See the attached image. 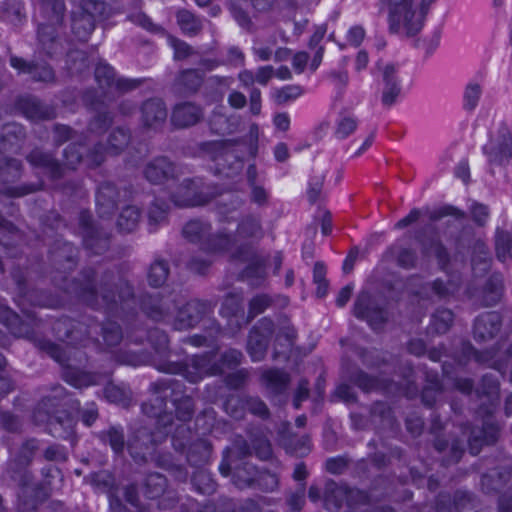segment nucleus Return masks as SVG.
Here are the masks:
<instances>
[{
  "label": "nucleus",
  "instance_id": "72a5a7b5",
  "mask_svg": "<svg viewBox=\"0 0 512 512\" xmlns=\"http://www.w3.org/2000/svg\"><path fill=\"white\" fill-rule=\"evenodd\" d=\"M89 331V339L98 340V335H101L103 338V342L107 346H116L122 340V330L118 323L116 322H106V323H98L91 322L88 326Z\"/></svg>",
  "mask_w": 512,
  "mask_h": 512
},
{
  "label": "nucleus",
  "instance_id": "4d7b16f0",
  "mask_svg": "<svg viewBox=\"0 0 512 512\" xmlns=\"http://www.w3.org/2000/svg\"><path fill=\"white\" fill-rule=\"evenodd\" d=\"M176 18L181 30L186 34L196 35L202 30L201 19L187 9L179 10Z\"/></svg>",
  "mask_w": 512,
  "mask_h": 512
},
{
  "label": "nucleus",
  "instance_id": "6e6d98bb",
  "mask_svg": "<svg viewBox=\"0 0 512 512\" xmlns=\"http://www.w3.org/2000/svg\"><path fill=\"white\" fill-rule=\"evenodd\" d=\"M267 387L274 394L283 393L290 382V376L283 370L271 369L263 374Z\"/></svg>",
  "mask_w": 512,
  "mask_h": 512
},
{
  "label": "nucleus",
  "instance_id": "6ab92c4d",
  "mask_svg": "<svg viewBox=\"0 0 512 512\" xmlns=\"http://www.w3.org/2000/svg\"><path fill=\"white\" fill-rule=\"evenodd\" d=\"M490 164L505 165L512 158V134L502 125L495 136L484 146Z\"/></svg>",
  "mask_w": 512,
  "mask_h": 512
},
{
  "label": "nucleus",
  "instance_id": "9b49d317",
  "mask_svg": "<svg viewBox=\"0 0 512 512\" xmlns=\"http://www.w3.org/2000/svg\"><path fill=\"white\" fill-rule=\"evenodd\" d=\"M222 193L218 185L199 186L194 179L183 180L179 192L172 196L175 205L190 207L205 205Z\"/></svg>",
  "mask_w": 512,
  "mask_h": 512
},
{
  "label": "nucleus",
  "instance_id": "bb28decb",
  "mask_svg": "<svg viewBox=\"0 0 512 512\" xmlns=\"http://www.w3.org/2000/svg\"><path fill=\"white\" fill-rule=\"evenodd\" d=\"M505 291L504 277L499 272L492 273L477 297V302L481 307H493L501 302Z\"/></svg>",
  "mask_w": 512,
  "mask_h": 512
},
{
  "label": "nucleus",
  "instance_id": "20e7f679",
  "mask_svg": "<svg viewBox=\"0 0 512 512\" xmlns=\"http://www.w3.org/2000/svg\"><path fill=\"white\" fill-rule=\"evenodd\" d=\"M156 368L160 372L182 375L190 383H198L205 376L218 375L222 372V367L216 362V355L213 352L193 355L183 362L164 361Z\"/></svg>",
  "mask_w": 512,
  "mask_h": 512
},
{
  "label": "nucleus",
  "instance_id": "423d86ee",
  "mask_svg": "<svg viewBox=\"0 0 512 512\" xmlns=\"http://www.w3.org/2000/svg\"><path fill=\"white\" fill-rule=\"evenodd\" d=\"M388 22L391 33H399L403 28L408 37L415 36L424 25L425 16L417 11L413 0H386Z\"/></svg>",
  "mask_w": 512,
  "mask_h": 512
},
{
  "label": "nucleus",
  "instance_id": "09e8293b",
  "mask_svg": "<svg viewBox=\"0 0 512 512\" xmlns=\"http://www.w3.org/2000/svg\"><path fill=\"white\" fill-rule=\"evenodd\" d=\"M217 171L225 174L227 177H233L241 172L243 169V160L235 154L233 151L228 150V147L224 150L221 159L216 162Z\"/></svg>",
  "mask_w": 512,
  "mask_h": 512
},
{
  "label": "nucleus",
  "instance_id": "774afa93",
  "mask_svg": "<svg viewBox=\"0 0 512 512\" xmlns=\"http://www.w3.org/2000/svg\"><path fill=\"white\" fill-rule=\"evenodd\" d=\"M454 314L451 310L442 308L437 309L432 315V327L438 334H445L452 326Z\"/></svg>",
  "mask_w": 512,
  "mask_h": 512
},
{
  "label": "nucleus",
  "instance_id": "f8f14e48",
  "mask_svg": "<svg viewBox=\"0 0 512 512\" xmlns=\"http://www.w3.org/2000/svg\"><path fill=\"white\" fill-rule=\"evenodd\" d=\"M79 227L84 248L94 255H102L110 248L111 234L103 227L95 225L90 213L82 211Z\"/></svg>",
  "mask_w": 512,
  "mask_h": 512
},
{
  "label": "nucleus",
  "instance_id": "4be33fe9",
  "mask_svg": "<svg viewBox=\"0 0 512 512\" xmlns=\"http://www.w3.org/2000/svg\"><path fill=\"white\" fill-rule=\"evenodd\" d=\"M140 112L143 126L154 131L164 126L168 116L166 105L160 98L145 100L140 107Z\"/></svg>",
  "mask_w": 512,
  "mask_h": 512
},
{
  "label": "nucleus",
  "instance_id": "49530a36",
  "mask_svg": "<svg viewBox=\"0 0 512 512\" xmlns=\"http://www.w3.org/2000/svg\"><path fill=\"white\" fill-rule=\"evenodd\" d=\"M236 237L239 239H261L263 229L259 217L247 215L238 223Z\"/></svg>",
  "mask_w": 512,
  "mask_h": 512
},
{
  "label": "nucleus",
  "instance_id": "7c9ffc66",
  "mask_svg": "<svg viewBox=\"0 0 512 512\" xmlns=\"http://www.w3.org/2000/svg\"><path fill=\"white\" fill-rule=\"evenodd\" d=\"M119 191L109 181L102 182L96 193V208L100 217L112 216L118 208Z\"/></svg>",
  "mask_w": 512,
  "mask_h": 512
},
{
  "label": "nucleus",
  "instance_id": "338daca9",
  "mask_svg": "<svg viewBox=\"0 0 512 512\" xmlns=\"http://www.w3.org/2000/svg\"><path fill=\"white\" fill-rule=\"evenodd\" d=\"M274 304V298L268 294L255 295L248 304L247 322H251L256 316L265 312Z\"/></svg>",
  "mask_w": 512,
  "mask_h": 512
},
{
  "label": "nucleus",
  "instance_id": "7ed1b4c3",
  "mask_svg": "<svg viewBox=\"0 0 512 512\" xmlns=\"http://www.w3.org/2000/svg\"><path fill=\"white\" fill-rule=\"evenodd\" d=\"M39 347L61 365L63 379L76 388L98 385L109 378L108 374L90 373L79 369L75 363H82V351L65 350L48 340L39 341Z\"/></svg>",
  "mask_w": 512,
  "mask_h": 512
},
{
  "label": "nucleus",
  "instance_id": "8fccbe9b",
  "mask_svg": "<svg viewBox=\"0 0 512 512\" xmlns=\"http://www.w3.org/2000/svg\"><path fill=\"white\" fill-rule=\"evenodd\" d=\"M170 267L168 261L158 258L149 266L147 272L148 284L153 288L163 286L169 276Z\"/></svg>",
  "mask_w": 512,
  "mask_h": 512
},
{
  "label": "nucleus",
  "instance_id": "f3484780",
  "mask_svg": "<svg viewBox=\"0 0 512 512\" xmlns=\"http://www.w3.org/2000/svg\"><path fill=\"white\" fill-rule=\"evenodd\" d=\"M139 303L143 313L154 321L169 318L176 308V300L172 293H144L140 296Z\"/></svg>",
  "mask_w": 512,
  "mask_h": 512
},
{
  "label": "nucleus",
  "instance_id": "052dcab7",
  "mask_svg": "<svg viewBox=\"0 0 512 512\" xmlns=\"http://www.w3.org/2000/svg\"><path fill=\"white\" fill-rule=\"evenodd\" d=\"M472 249L473 268L476 270L479 267L480 271H482L483 273L486 272L489 269L491 262L488 246L481 239H477L475 240Z\"/></svg>",
  "mask_w": 512,
  "mask_h": 512
},
{
  "label": "nucleus",
  "instance_id": "0eeeda50",
  "mask_svg": "<svg viewBox=\"0 0 512 512\" xmlns=\"http://www.w3.org/2000/svg\"><path fill=\"white\" fill-rule=\"evenodd\" d=\"M107 5L100 0H80L70 16L71 32L79 41H87L97 21L103 20Z\"/></svg>",
  "mask_w": 512,
  "mask_h": 512
},
{
  "label": "nucleus",
  "instance_id": "a18cd8bd",
  "mask_svg": "<svg viewBox=\"0 0 512 512\" xmlns=\"http://www.w3.org/2000/svg\"><path fill=\"white\" fill-rule=\"evenodd\" d=\"M383 80L385 87L382 94V103L391 106L395 103L400 94L401 88L395 77V67L391 64L387 65L383 72Z\"/></svg>",
  "mask_w": 512,
  "mask_h": 512
},
{
  "label": "nucleus",
  "instance_id": "a19ab883",
  "mask_svg": "<svg viewBox=\"0 0 512 512\" xmlns=\"http://www.w3.org/2000/svg\"><path fill=\"white\" fill-rule=\"evenodd\" d=\"M347 499V490L335 481L328 480L325 484L324 507L330 512H338Z\"/></svg>",
  "mask_w": 512,
  "mask_h": 512
},
{
  "label": "nucleus",
  "instance_id": "13d9d810",
  "mask_svg": "<svg viewBox=\"0 0 512 512\" xmlns=\"http://www.w3.org/2000/svg\"><path fill=\"white\" fill-rule=\"evenodd\" d=\"M174 406V416L182 422H189L195 414V401L192 396L183 394L172 404Z\"/></svg>",
  "mask_w": 512,
  "mask_h": 512
},
{
  "label": "nucleus",
  "instance_id": "5701e85b",
  "mask_svg": "<svg viewBox=\"0 0 512 512\" xmlns=\"http://www.w3.org/2000/svg\"><path fill=\"white\" fill-rule=\"evenodd\" d=\"M476 507L474 494L457 490L453 497L449 494H439L436 501V512H465Z\"/></svg>",
  "mask_w": 512,
  "mask_h": 512
},
{
  "label": "nucleus",
  "instance_id": "603ef678",
  "mask_svg": "<svg viewBox=\"0 0 512 512\" xmlns=\"http://www.w3.org/2000/svg\"><path fill=\"white\" fill-rule=\"evenodd\" d=\"M131 133L124 127H116L111 131L107 140L109 155L120 154L130 143Z\"/></svg>",
  "mask_w": 512,
  "mask_h": 512
},
{
  "label": "nucleus",
  "instance_id": "e2e57ef3",
  "mask_svg": "<svg viewBox=\"0 0 512 512\" xmlns=\"http://www.w3.org/2000/svg\"><path fill=\"white\" fill-rule=\"evenodd\" d=\"M495 251L498 260L512 259V238L509 232L498 228L495 234Z\"/></svg>",
  "mask_w": 512,
  "mask_h": 512
},
{
  "label": "nucleus",
  "instance_id": "a878e982",
  "mask_svg": "<svg viewBox=\"0 0 512 512\" xmlns=\"http://www.w3.org/2000/svg\"><path fill=\"white\" fill-rule=\"evenodd\" d=\"M44 424L47 425L49 433L53 437L69 440L72 446L76 444L75 420L66 410L59 411Z\"/></svg>",
  "mask_w": 512,
  "mask_h": 512
},
{
  "label": "nucleus",
  "instance_id": "58836bf2",
  "mask_svg": "<svg viewBox=\"0 0 512 512\" xmlns=\"http://www.w3.org/2000/svg\"><path fill=\"white\" fill-rule=\"evenodd\" d=\"M236 143H238V140L200 142L195 145L192 154L196 157H208L211 161L217 162L221 159L226 147L235 145Z\"/></svg>",
  "mask_w": 512,
  "mask_h": 512
},
{
  "label": "nucleus",
  "instance_id": "b1692460",
  "mask_svg": "<svg viewBox=\"0 0 512 512\" xmlns=\"http://www.w3.org/2000/svg\"><path fill=\"white\" fill-rule=\"evenodd\" d=\"M143 175L152 184H162L176 176V166L168 157L158 156L147 162Z\"/></svg>",
  "mask_w": 512,
  "mask_h": 512
},
{
  "label": "nucleus",
  "instance_id": "2f4dec72",
  "mask_svg": "<svg viewBox=\"0 0 512 512\" xmlns=\"http://www.w3.org/2000/svg\"><path fill=\"white\" fill-rule=\"evenodd\" d=\"M203 118V110L192 102L176 104L172 110L171 123L176 128H187L199 123Z\"/></svg>",
  "mask_w": 512,
  "mask_h": 512
},
{
  "label": "nucleus",
  "instance_id": "c9c22d12",
  "mask_svg": "<svg viewBox=\"0 0 512 512\" xmlns=\"http://www.w3.org/2000/svg\"><path fill=\"white\" fill-rule=\"evenodd\" d=\"M97 437L104 445L110 446L116 456L122 457L124 455L127 440L122 426L110 425L107 429L100 431Z\"/></svg>",
  "mask_w": 512,
  "mask_h": 512
},
{
  "label": "nucleus",
  "instance_id": "ea45409f",
  "mask_svg": "<svg viewBox=\"0 0 512 512\" xmlns=\"http://www.w3.org/2000/svg\"><path fill=\"white\" fill-rule=\"evenodd\" d=\"M30 463H24L22 459L14 457L7 464V473L20 487L27 488L33 482L34 476L29 470Z\"/></svg>",
  "mask_w": 512,
  "mask_h": 512
},
{
  "label": "nucleus",
  "instance_id": "69168bd1",
  "mask_svg": "<svg viewBox=\"0 0 512 512\" xmlns=\"http://www.w3.org/2000/svg\"><path fill=\"white\" fill-rule=\"evenodd\" d=\"M191 482L199 493L210 495L216 491V482L207 470L199 469L194 472Z\"/></svg>",
  "mask_w": 512,
  "mask_h": 512
},
{
  "label": "nucleus",
  "instance_id": "f257e3e1",
  "mask_svg": "<svg viewBox=\"0 0 512 512\" xmlns=\"http://www.w3.org/2000/svg\"><path fill=\"white\" fill-rule=\"evenodd\" d=\"M75 293L87 306L103 310L116 317H129L135 313V291L124 277L105 270L100 275L94 268L81 270L75 281Z\"/></svg>",
  "mask_w": 512,
  "mask_h": 512
},
{
  "label": "nucleus",
  "instance_id": "c03bdc74",
  "mask_svg": "<svg viewBox=\"0 0 512 512\" xmlns=\"http://www.w3.org/2000/svg\"><path fill=\"white\" fill-rule=\"evenodd\" d=\"M26 137L25 129L18 123H8L4 125L0 132V150L8 151L14 145L22 142Z\"/></svg>",
  "mask_w": 512,
  "mask_h": 512
},
{
  "label": "nucleus",
  "instance_id": "473e14b6",
  "mask_svg": "<svg viewBox=\"0 0 512 512\" xmlns=\"http://www.w3.org/2000/svg\"><path fill=\"white\" fill-rule=\"evenodd\" d=\"M10 64L15 69L23 73L31 75L34 81L44 83H55L56 75L53 68L48 64H37L33 62H27L23 58L12 56L10 58Z\"/></svg>",
  "mask_w": 512,
  "mask_h": 512
},
{
  "label": "nucleus",
  "instance_id": "aec40b11",
  "mask_svg": "<svg viewBox=\"0 0 512 512\" xmlns=\"http://www.w3.org/2000/svg\"><path fill=\"white\" fill-rule=\"evenodd\" d=\"M89 324L68 317L57 319L53 324L55 337L69 345L82 344L89 337Z\"/></svg>",
  "mask_w": 512,
  "mask_h": 512
},
{
  "label": "nucleus",
  "instance_id": "412c9836",
  "mask_svg": "<svg viewBox=\"0 0 512 512\" xmlns=\"http://www.w3.org/2000/svg\"><path fill=\"white\" fill-rule=\"evenodd\" d=\"M462 286V277L458 273L446 275L444 278H437L423 286V293L430 298L431 292L438 300L448 301L454 298Z\"/></svg>",
  "mask_w": 512,
  "mask_h": 512
},
{
  "label": "nucleus",
  "instance_id": "79ce46f5",
  "mask_svg": "<svg viewBox=\"0 0 512 512\" xmlns=\"http://www.w3.org/2000/svg\"><path fill=\"white\" fill-rule=\"evenodd\" d=\"M212 453V445L204 439L193 441L187 450V461L191 466L202 467L208 463Z\"/></svg>",
  "mask_w": 512,
  "mask_h": 512
},
{
  "label": "nucleus",
  "instance_id": "39448f33",
  "mask_svg": "<svg viewBox=\"0 0 512 512\" xmlns=\"http://www.w3.org/2000/svg\"><path fill=\"white\" fill-rule=\"evenodd\" d=\"M183 237L206 252H221L229 249L236 243V238L225 232H212L211 224L200 220L192 219L182 228Z\"/></svg>",
  "mask_w": 512,
  "mask_h": 512
},
{
  "label": "nucleus",
  "instance_id": "37998d69",
  "mask_svg": "<svg viewBox=\"0 0 512 512\" xmlns=\"http://www.w3.org/2000/svg\"><path fill=\"white\" fill-rule=\"evenodd\" d=\"M4 152L0 150V183H13L21 177L22 163L18 159L5 156Z\"/></svg>",
  "mask_w": 512,
  "mask_h": 512
},
{
  "label": "nucleus",
  "instance_id": "bf43d9fd",
  "mask_svg": "<svg viewBox=\"0 0 512 512\" xmlns=\"http://www.w3.org/2000/svg\"><path fill=\"white\" fill-rule=\"evenodd\" d=\"M349 381L355 384L364 392H370L383 387V382L374 376H371L363 370L357 369L349 375Z\"/></svg>",
  "mask_w": 512,
  "mask_h": 512
},
{
  "label": "nucleus",
  "instance_id": "9d476101",
  "mask_svg": "<svg viewBox=\"0 0 512 512\" xmlns=\"http://www.w3.org/2000/svg\"><path fill=\"white\" fill-rule=\"evenodd\" d=\"M481 489L486 494L499 495V512H512V471L508 467H498L483 474Z\"/></svg>",
  "mask_w": 512,
  "mask_h": 512
},
{
  "label": "nucleus",
  "instance_id": "cd10ccee",
  "mask_svg": "<svg viewBox=\"0 0 512 512\" xmlns=\"http://www.w3.org/2000/svg\"><path fill=\"white\" fill-rule=\"evenodd\" d=\"M26 160L34 167L44 169L53 180L64 176V167L54 154L35 148L26 156Z\"/></svg>",
  "mask_w": 512,
  "mask_h": 512
},
{
  "label": "nucleus",
  "instance_id": "0e129e2a",
  "mask_svg": "<svg viewBox=\"0 0 512 512\" xmlns=\"http://www.w3.org/2000/svg\"><path fill=\"white\" fill-rule=\"evenodd\" d=\"M203 76L195 69L183 70L176 79L184 92H196L202 85Z\"/></svg>",
  "mask_w": 512,
  "mask_h": 512
},
{
  "label": "nucleus",
  "instance_id": "f704fd0d",
  "mask_svg": "<svg viewBox=\"0 0 512 512\" xmlns=\"http://www.w3.org/2000/svg\"><path fill=\"white\" fill-rule=\"evenodd\" d=\"M143 414L151 418H156V426L158 429L168 431L167 429L173 425L174 416L171 412L166 411L163 402L156 397L155 400L145 401L141 405Z\"/></svg>",
  "mask_w": 512,
  "mask_h": 512
},
{
  "label": "nucleus",
  "instance_id": "1a4fd4ad",
  "mask_svg": "<svg viewBox=\"0 0 512 512\" xmlns=\"http://www.w3.org/2000/svg\"><path fill=\"white\" fill-rule=\"evenodd\" d=\"M168 431L153 432L146 426H133L129 429L127 450L137 464H145L156 446L164 441Z\"/></svg>",
  "mask_w": 512,
  "mask_h": 512
},
{
  "label": "nucleus",
  "instance_id": "ddd939ff",
  "mask_svg": "<svg viewBox=\"0 0 512 512\" xmlns=\"http://www.w3.org/2000/svg\"><path fill=\"white\" fill-rule=\"evenodd\" d=\"M353 314L358 319L365 320L373 330L381 329L388 321V311L368 292H361L353 307Z\"/></svg>",
  "mask_w": 512,
  "mask_h": 512
},
{
  "label": "nucleus",
  "instance_id": "de8ad7c7",
  "mask_svg": "<svg viewBox=\"0 0 512 512\" xmlns=\"http://www.w3.org/2000/svg\"><path fill=\"white\" fill-rule=\"evenodd\" d=\"M94 115L87 124V130L95 135H103L114 123V115L106 108L93 111Z\"/></svg>",
  "mask_w": 512,
  "mask_h": 512
},
{
  "label": "nucleus",
  "instance_id": "4468645a",
  "mask_svg": "<svg viewBox=\"0 0 512 512\" xmlns=\"http://www.w3.org/2000/svg\"><path fill=\"white\" fill-rule=\"evenodd\" d=\"M274 332V322L268 317L261 318L251 328L247 339V352L253 361H261L265 358Z\"/></svg>",
  "mask_w": 512,
  "mask_h": 512
},
{
  "label": "nucleus",
  "instance_id": "864d4df0",
  "mask_svg": "<svg viewBox=\"0 0 512 512\" xmlns=\"http://www.w3.org/2000/svg\"><path fill=\"white\" fill-rule=\"evenodd\" d=\"M167 488V479L160 473H150L146 476L143 484V493L149 499H156L162 496Z\"/></svg>",
  "mask_w": 512,
  "mask_h": 512
},
{
  "label": "nucleus",
  "instance_id": "6e6552de",
  "mask_svg": "<svg viewBox=\"0 0 512 512\" xmlns=\"http://www.w3.org/2000/svg\"><path fill=\"white\" fill-rule=\"evenodd\" d=\"M429 435V442L442 456L441 462L444 466L457 464L461 460L465 452L463 441L452 433L444 432V426L438 415H434L431 420Z\"/></svg>",
  "mask_w": 512,
  "mask_h": 512
},
{
  "label": "nucleus",
  "instance_id": "f03ea898",
  "mask_svg": "<svg viewBox=\"0 0 512 512\" xmlns=\"http://www.w3.org/2000/svg\"><path fill=\"white\" fill-rule=\"evenodd\" d=\"M245 432L246 437L243 435L234 437L231 447L234 479L239 488L253 487L260 471L248 458L252 455L260 461H271L274 458L272 444L262 428L249 426Z\"/></svg>",
  "mask_w": 512,
  "mask_h": 512
},
{
  "label": "nucleus",
  "instance_id": "3c124183",
  "mask_svg": "<svg viewBox=\"0 0 512 512\" xmlns=\"http://www.w3.org/2000/svg\"><path fill=\"white\" fill-rule=\"evenodd\" d=\"M39 6L40 12L46 20L52 23H61L64 20L65 0H40Z\"/></svg>",
  "mask_w": 512,
  "mask_h": 512
},
{
  "label": "nucleus",
  "instance_id": "dca6fc26",
  "mask_svg": "<svg viewBox=\"0 0 512 512\" xmlns=\"http://www.w3.org/2000/svg\"><path fill=\"white\" fill-rule=\"evenodd\" d=\"M217 300L191 299L179 308L175 320V327L179 330L196 326L206 316L213 312Z\"/></svg>",
  "mask_w": 512,
  "mask_h": 512
},
{
  "label": "nucleus",
  "instance_id": "393cba45",
  "mask_svg": "<svg viewBox=\"0 0 512 512\" xmlns=\"http://www.w3.org/2000/svg\"><path fill=\"white\" fill-rule=\"evenodd\" d=\"M53 392V395L44 396L34 408L32 417L35 424L42 425L59 411H65L60 409L61 400L65 396L64 388L61 386L55 387Z\"/></svg>",
  "mask_w": 512,
  "mask_h": 512
},
{
  "label": "nucleus",
  "instance_id": "5fc2aeb1",
  "mask_svg": "<svg viewBox=\"0 0 512 512\" xmlns=\"http://www.w3.org/2000/svg\"><path fill=\"white\" fill-rule=\"evenodd\" d=\"M415 239L421 245L422 253L427 256L432 255L437 245H441V241L434 233V226L431 223L419 229L415 234Z\"/></svg>",
  "mask_w": 512,
  "mask_h": 512
},
{
  "label": "nucleus",
  "instance_id": "e433bc0d",
  "mask_svg": "<svg viewBox=\"0 0 512 512\" xmlns=\"http://www.w3.org/2000/svg\"><path fill=\"white\" fill-rule=\"evenodd\" d=\"M21 111L32 120H50L55 117L53 108L47 106L35 97H26L19 101Z\"/></svg>",
  "mask_w": 512,
  "mask_h": 512
},
{
  "label": "nucleus",
  "instance_id": "2eb2a0df",
  "mask_svg": "<svg viewBox=\"0 0 512 512\" xmlns=\"http://www.w3.org/2000/svg\"><path fill=\"white\" fill-rule=\"evenodd\" d=\"M79 251L73 243L56 238L48 250V261L52 268L61 273H69L78 265Z\"/></svg>",
  "mask_w": 512,
  "mask_h": 512
},
{
  "label": "nucleus",
  "instance_id": "c756f323",
  "mask_svg": "<svg viewBox=\"0 0 512 512\" xmlns=\"http://www.w3.org/2000/svg\"><path fill=\"white\" fill-rule=\"evenodd\" d=\"M149 391L158 396L166 407L168 400L173 404L175 400L186 393V386L183 382L174 378H161L150 383Z\"/></svg>",
  "mask_w": 512,
  "mask_h": 512
},
{
  "label": "nucleus",
  "instance_id": "4c0bfd02",
  "mask_svg": "<svg viewBox=\"0 0 512 512\" xmlns=\"http://www.w3.org/2000/svg\"><path fill=\"white\" fill-rule=\"evenodd\" d=\"M49 24H40L38 26V41L43 52L49 56H55L59 49L60 43L58 41V34L54 25H62L61 23H52L47 20Z\"/></svg>",
  "mask_w": 512,
  "mask_h": 512
},
{
  "label": "nucleus",
  "instance_id": "a211bd4d",
  "mask_svg": "<svg viewBox=\"0 0 512 512\" xmlns=\"http://www.w3.org/2000/svg\"><path fill=\"white\" fill-rule=\"evenodd\" d=\"M43 481L33 488L31 496L20 497V508L23 512H34L50 495L51 480L61 475V470L54 464H48L41 469Z\"/></svg>",
  "mask_w": 512,
  "mask_h": 512
},
{
  "label": "nucleus",
  "instance_id": "680f3d73",
  "mask_svg": "<svg viewBox=\"0 0 512 512\" xmlns=\"http://www.w3.org/2000/svg\"><path fill=\"white\" fill-rule=\"evenodd\" d=\"M140 220V211L135 206H127L121 211L117 226L123 233H130L135 230Z\"/></svg>",
  "mask_w": 512,
  "mask_h": 512
},
{
  "label": "nucleus",
  "instance_id": "c85d7f7f",
  "mask_svg": "<svg viewBox=\"0 0 512 512\" xmlns=\"http://www.w3.org/2000/svg\"><path fill=\"white\" fill-rule=\"evenodd\" d=\"M502 316L497 311L485 312L479 315L474 322V338L479 341L493 339L501 330Z\"/></svg>",
  "mask_w": 512,
  "mask_h": 512
}]
</instances>
